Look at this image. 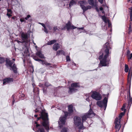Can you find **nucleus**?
Returning <instances> with one entry per match:
<instances>
[{"mask_svg": "<svg viewBox=\"0 0 132 132\" xmlns=\"http://www.w3.org/2000/svg\"><path fill=\"white\" fill-rule=\"evenodd\" d=\"M34 102L35 104V105H38V103H39V106L37 107L35 110H34L35 113L39 112L40 113V117L37 118V120H39L42 118L43 121L42 122L43 126L45 128V129L48 131L49 129V125L48 117V114L47 113H44L43 110L44 108L43 106L40 103V100L39 97L37 96L36 99L35 98L34 99Z\"/></svg>", "mask_w": 132, "mask_h": 132, "instance_id": "1", "label": "nucleus"}, {"mask_svg": "<svg viewBox=\"0 0 132 132\" xmlns=\"http://www.w3.org/2000/svg\"><path fill=\"white\" fill-rule=\"evenodd\" d=\"M105 49L103 52L101 50L100 52L99 59L100 60V65L101 67L108 66L110 63V59L108 57L109 54V50L111 49L109 43H105L104 45Z\"/></svg>", "mask_w": 132, "mask_h": 132, "instance_id": "2", "label": "nucleus"}, {"mask_svg": "<svg viewBox=\"0 0 132 132\" xmlns=\"http://www.w3.org/2000/svg\"><path fill=\"white\" fill-rule=\"evenodd\" d=\"M5 65L7 68H9L10 70H12L14 73H17V68L15 64H13L14 62L11 61L9 59L6 58L5 60Z\"/></svg>", "mask_w": 132, "mask_h": 132, "instance_id": "3", "label": "nucleus"}, {"mask_svg": "<svg viewBox=\"0 0 132 132\" xmlns=\"http://www.w3.org/2000/svg\"><path fill=\"white\" fill-rule=\"evenodd\" d=\"M95 116L92 110L90 109L87 113H85L81 117L82 122L85 121L88 118H92Z\"/></svg>", "mask_w": 132, "mask_h": 132, "instance_id": "4", "label": "nucleus"}, {"mask_svg": "<svg viewBox=\"0 0 132 132\" xmlns=\"http://www.w3.org/2000/svg\"><path fill=\"white\" fill-rule=\"evenodd\" d=\"M108 101V98L105 97L102 101H97V105L101 108H104V110L105 111L107 106Z\"/></svg>", "mask_w": 132, "mask_h": 132, "instance_id": "5", "label": "nucleus"}, {"mask_svg": "<svg viewBox=\"0 0 132 132\" xmlns=\"http://www.w3.org/2000/svg\"><path fill=\"white\" fill-rule=\"evenodd\" d=\"M79 87V84L78 83H73L71 85V86L69 87L68 93L70 94L75 92L77 90V88Z\"/></svg>", "mask_w": 132, "mask_h": 132, "instance_id": "6", "label": "nucleus"}, {"mask_svg": "<svg viewBox=\"0 0 132 132\" xmlns=\"http://www.w3.org/2000/svg\"><path fill=\"white\" fill-rule=\"evenodd\" d=\"M87 3L85 1H81L80 2V6L83 10L82 14L85 16V12L88 9H90L92 8V7L90 5L87 6H85Z\"/></svg>", "mask_w": 132, "mask_h": 132, "instance_id": "7", "label": "nucleus"}, {"mask_svg": "<svg viewBox=\"0 0 132 132\" xmlns=\"http://www.w3.org/2000/svg\"><path fill=\"white\" fill-rule=\"evenodd\" d=\"M74 123L76 126H80L79 128L81 129L83 127V123L81 122V118L77 116H75L74 118Z\"/></svg>", "mask_w": 132, "mask_h": 132, "instance_id": "8", "label": "nucleus"}, {"mask_svg": "<svg viewBox=\"0 0 132 132\" xmlns=\"http://www.w3.org/2000/svg\"><path fill=\"white\" fill-rule=\"evenodd\" d=\"M68 113L67 112H65V115L64 116L61 117L59 119V121H58V123L59 125V127L61 128L63 127V125L65 124V120L66 117L68 116Z\"/></svg>", "mask_w": 132, "mask_h": 132, "instance_id": "9", "label": "nucleus"}, {"mask_svg": "<svg viewBox=\"0 0 132 132\" xmlns=\"http://www.w3.org/2000/svg\"><path fill=\"white\" fill-rule=\"evenodd\" d=\"M30 36V34L28 33H25L22 32L21 34V37L22 40L23 42H25L26 44L29 41V38Z\"/></svg>", "mask_w": 132, "mask_h": 132, "instance_id": "10", "label": "nucleus"}, {"mask_svg": "<svg viewBox=\"0 0 132 132\" xmlns=\"http://www.w3.org/2000/svg\"><path fill=\"white\" fill-rule=\"evenodd\" d=\"M33 59L35 60L40 62V63L42 65L45 64V65L49 66L51 68L54 67L55 65H53L52 64L47 62L45 61L38 59L35 57H34Z\"/></svg>", "mask_w": 132, "mask_h": 132, "instance_id": "11", "label": "nucleus"}, {"mask_svg": "<svg viewBox=\"0 0 132 132\" xmlns=\"http://www.w3.org/2000/svg\"><path fill=\"white\" fill-rule=\"evenodd\" d=\"M91 97L93 98L97 101L100 100L102 98L101 95L98 92L95 91L93 92Z\"/></svg>", "mask_w": 132, "mask_h": 132, "instance_id": "12", "label": "nucleus"}, {"mask_svg": "<svg viewBox=\"0 0 132 132\" xmlns=\"http://www.w3.org/2000/svg\"><path fill=\"white\" fill-rule=\"evenodd\" d=\"M121 120H119L118 118H116L115 120V128L116 129H118V131L120 129L121 126L120 125Z\"/></svg>", "mask_w": 132, "mask_h": 132, "instance_id": "13", "label": "nucleus"}, {"mask_svg": "<svg viewBox=\"0 0 132 132\" xmlns=\"http://www.w3.org/2000/svg\"><path fill=\"white\" fill-rule=\"evenodd\" d=\"M65 27L68 31L70 29H74L77 28V27L74 26L73 25H71V23L70 21H68L67 23L65 25Z\"/></svg>", "mask_w": 132, "mask_h": 132, "instance_id": "14", "label": "nucleus"}, {"mask_svg": "<svg viewBox=\"0 0 132 132\" xmlns=\"http://www.w3.org/2000/svg\"><path fill=\"white\" fill-rule=\"evenodd\" d=\"M101 18L103 20L105 24H106L107 23H108V26L109 27H110L111 24L110 23V20L107 19L105 15H102Z\"/></svg>", "mask_w": 132, "mask_h": 132, "instance_id": "15", "label": "nucleus"}, {"mask_svg": "<svg viewBox=\"0 0 132 132\" xmlns=\"http://www.w3.org/2000/svg\"><path fill=\"white\" fill-rule=\"evenodd\" d=\"M3 80V84L4 85H5L8 83L12 82L13 80L12 78H8L4 79Z\"/></svg>", "mask_w": 132, "mask_h": 132, "instance_id": "16", "label": "nucleus"}, {"mask_svg": "<svg viewBox=\"0 0 132 132\" xmlns=\"http://www.w3.org/2000/svg\"><path fill=\"white\" fill-rule=\"evenodd\" d=\"M35 123L36 124V128L39 126V128L37 131L38 132H44V129L42 126H40L39 125L37 124V123L36 122H35Z\"/></svg>", "mask_w": 132, "mask_h": 132, "instance_id": "17", "label": "nucleus"}, {"mask_svg": "<svg viewBox=\"0 0 132 132\" xmlns=\"http://www.w3.org/2000/svg\"><path fill=\"white\" fill-rule=\"evenodd\" d=\"M129 98L128 99V107H130L131 105V104H132V98L130 96V91H129Z\"/></svg>", "mask_w": 132, "mask_h": 132, "instance_id": "18", "label": "nucleus"}, {"mask_svg": "<svg viewBox=\"0 0 132 132\" xmlns=\"http://www.w3.org/2000/svg\"><path fill=\"white\" fill-rule=\"evenodd\" d=\"M60 47L59 45V44L55 43L53 46V49L55 51H56Z\"/></svg>", "mask_w": 132, "mask_h": 132, "instance_id": "19", "label": "nucleus"}, {"mask_svg": "<svg viewBox=\"0 0 132 132\" xmlns=\"http://www.w3.org/2000/svg\"><path fill=\"white\" fill-rule=\"evenodd\" d=\"M36 54L37 56H38L41 58H44L43 54H42L40 51H38Z\"/></svg>", "mask_w": 132, "mask_h": 132, "instance_id": "20", "label": "nucleus"}, {"mask_svg": "<svg viewBox=\"0 0 132 132\" xmlns=\"http://www.w3.org/2000/svg\"><path fill=\"white\" fill-rule=\"evenodd\" d=\"M68 111L70 113H72L73 112V106L72 105H69L68 106Z\"/></svg>", "mask_w": 132, "mask_h": 132, "instance_id": "21", "label": "nucleus"}, {"mask_svg": "<svg viewBox=\"0 0 132 132\" xmlns=\"http://www.w3.org/2000/svg\"><path fill=\"white\" fill-rule=\"evenodd\" d=\"M56 40H53L50 42H48L47 43V45H50L54 43H56Z\"/></svg>", "mask_w": 132, "mask_h": 132, "instance_id": "22", "label": "nucleus"}, {"mask_svg": "<svg viewBox=\"0 0 132 132\" xmlns=\"http://www.w3.org/2000/svg\"><path fill=\"white\" fill-rule=\"evenodd\" d=\"M76 4V2L75 1H73L71 0V1L69 4V7L71 8V6L73 5L74 4Z\"/></svg>", "mask_w": 132, "mask_h": 132, "instance_id": "23", "label": "nucleus"}, {"mask_svg": "<svg viewBox=\"0 0 132 132\" xmlns=\"http://www.w3.org/2000/svg\"><path fill=\"white\" fill-rule=\"evenodd\" d=\"M126 109H125L124 110V112H121V113L120 114H119V120H120L122 118V117L123 116L125 113V112L126 111Z\"/></svg>", "mask_w": 132, "mask_h": 132, "instance_id": "24", "label": "nucleus"}, {"mask_svg": "<svg viewBox=\"0 0 132 132\" xmlns=\"http://www.w3.org/2000/svg\"><path fill=\"white\" fill-rule=\"evenodd\" d=\"M88 2L90 5L93 6L94 5V0H88Z\"/></svg>", "mask_w": 132, "mask_h": 132, "instance_id": "25", "label": "nucleus"}, {"mask_svg": "<svg viewBox=\"0 0 132 132\" xmlns=\"http://www.w3.org/2000/svg\"><path fill=\"white\" fill-rule=\"evenodd\" d=\"M5 61V59L2 57H0V64H1L4 63Z\"/></svg>", "mask_w": 132, "mask_h": 132, "instance_id": "26", "label": "nucleus"}, {"mask_svg": "<svg viewBox=\"0 0 132 132\" xmlns=\"http://www.w3.org/2000/svg\"><path fill=\"white\" fill-rule=\"evenodd\" d=\"M129 70V68L128 65L127 64H125V71L126 72H128Z\"/></svg>", "mask_w": 132, "mask_h": 132, "instance_id": "27", "label": "nucleus"}, {"mask_svg": "<svg viewBox=\"0 0 132 132\" xmlns=\"http://www.w3.org/2000/svg\"><path fill=\"white\" fill-rule=\"evenodd\" d=\"M127 56L129 60L131 59L132 58V53H131L129 55Z\"/></svg>", "mask_w": 132, "mask_h": 132, "instance_id": "28", "label": "nucleus"}, {"mask_svg": "<svg viewBox=\"0 0 132 132\" xmlns=\"http://www.w3.org/2000/svg\"><path fill=\"white\" fill-rule=\"evenodd\" d=\"M25 96L24 94H21L19 96V97L20 98V100H23V99L22 98V97H23Z\"/></svg>", "mask_w": 132, "mask_h": 132, "instance_id": "29", "label": "nucleus"}, {"mask_svg": "<svg viewBox=\"0 0 132 132\" xmlns=\"http://www.w3.org/2000/svg\"><path fill=\"white\" fill-rule=\"evenodd\" d=\"M61 132H67V129L65 128H63L61 131Z\"/></svg>", "mask_w": 132, "mask_h": 132, "instance_id": "30", "label": "nucleus"}, {"mask_svg": "<svg viewBox=\"0 0 132 132\" xmlns=\"http://www.w3.org/2000/svg\"><path fill=\"white\" fill-rule=\"evenodd\" d=\"M45 85L47 86L48 87V86H50L51 85V84L49 83L48 82H46L45 83Z\"/></svg>", "mask_w": 132, "mask_h": 132, "instance_id": "31", "label": "nucleus"}, {"mask_svg": "<svg viewBox=\"0 0 132 132\" xmlns=\"http://www.w3.org/2000/svg\"><path fill=\"white\" fill-rule=\"evenodd\" d=\"M44 29H43V30L47 34L48 33V31H47V30L46 28V27H44Z\"/></svg>", "mask_w": 132, "mask_h": 132, "instance_id": "32", "label": "nucleus"}, {"mask_svg": "<svg viewBox=\"0 0 132 132\" xmlns=\"http://www.w3.org/2000/svg\"><path fill=\"white\" fill-rule=\"evenodd\" d=\"M66 58L67 61H70V60L69 56L67 55L66 56Z\"/></svg>", "mask_w": 132, "mask_h": 132, "instance_id": "33", "label": "nucleus"}, {"mask_svg": "<svg viewBox=\"0 0 132 132\" xmlns=\"http://www.w3.org/2000/svg\"><path fill=\"white\" fill-rule=\"evenodd\" d=\"M20 21L21 22H26V20H24V18H21L20 19Z\"/></svg>", "mask_w": 132, "mask_h": 132, "instance_id": "34", "label": "nucleus"}, {"mask_svg": "<svg viewBox=\"0 0 132 132\" xmlns=\"http://www.w3.org/2000/svg\"><path fill=\"white\" fill-rule=\"evenodd\" d=\"M60 54H63L64 55H65V52L63 50H60Z\"/></svg>", "mask_w": 132, "mask_h": 132, "instance_id": "35", "label": "nucleus"}, {"mask_svg": "<svg viewBox=\"0 0 132 132\" xmlns=\"http://www.w3.org/2000/svg\"><path fill=\"white\" fill-rule=\"evenodd\" d=\"M58 29L57 28V27L56 26V27H54L53 28V30L54 31H56L57 30H58Z\"/></svg>", "mask_w": 132, "mask_h": 132, "instance_id": "36", "label": "nucleus"}, {"mask_svg": "<svg viewBox=\"0 0 132 132\" xmlns=\"http://www.w3.org/2000/svg\"><path fill=\"white\" fill-rule=\"evenodd\" d=\"M7 13H10V14H11L12 13V11L10 9H7Z\"/></svg>", "mask_w": 132, "mask_h": 132, "instance_id": "37", "label": "nucleus"}, {"mask_svg": "<svg viewBox=\"0 0 132 132\" xmlns=\"http://www.w3.org/2000/svg\"><path fill=\"white\" fill-rule=\"evenodd\" d=\"M131 25H130L129 27V34H130V33L131 32Z\"/></svg>", "mask_w": 132, "mask_h": 132, "instance_id": "38", "label": "nucleus"}, {"mask_svg": "<svg viewBox=\"0 0 132 132\" xmlns=\"http://www.w3.org/2000/svg\"><path fill=\"white\" fill-rule=\"evenodd\" d=\"M60 54V51H57L56 52V55H59Z\"/></svg>", "mask_w": 132, "mask_h": 132, "instance_id": "39", "label": "nucleus"}, {"mask_svg": "<svg viewBox=\"0 0 132 132\" xmlns=\"http://www.w3.org/2000/svg\"><path fill=\"white\" fill-rule=\"evenodd\" d=\"M39 23V24H40L43 27H45V24H44V23H40V22H39V23Z\"/></svg>", "mask_w": 132, "mask_h": 132, "instance_id": "40", "label": "nucleus"}, {"mask_svg": "<svg viewBox=\"0 0 132 132\" xmlns=\"http://www.w3.org/2000/svg\"><path fill=\"white\" fill-rule=\"evenodd\" d=\"M6 15L9 17H10V16H11V15L10 14V13H7L6 14Z\"/></svg>", "mask_w": 132, "mask_h": 132, "instance_id": "41", "label": "nucleus"}, {"mask_svg": "<svg viewBox=\"0 0 132 132\" xmlns=\"http://www.w3.org/2000/svg\"><path fill=\"white\" fill-rule=\"evenodd\" d=\"M77 29H82V30H83L84 29V27H78V28L77 27Z\"/></svg>", "mask_w": 132, "mask_h": 132, "instance_id": "42", "label": "nucleus"}, {"mask_svg": "<svg viewBox=\"0 0 132 132\" xmlns=\"http://www.w3.org/2000/svg\"><path fill=\"white\" fill-rule=\"evenodd\" d=\"M17 42L18 43H25L24 42H23V41H22V40H21V41H19V40H17Z\"/></svg>", "mask_w": 132, "mask_h": 132, "instance_id": "43", "label": "nucleus"}, {"mask_svg": "<svg viewBox=\"0 0 132 132\" xmlns=\"http://www.w3.org/2000/svg\"><path fill=\"white\" fill-rule=\"evenodd\" d=\"M130 54V51L129 50L127 52V56L128 55H129Z\"/></svg>", "mask_w": 132, "mask_h": 132, "instance_id": "44", "label": "nucleus"}, {"mask_svg": "<svg viewBox=\"0 0 132 132\" xmlns=\"http://www.w3.org/2000/svg\"><path fill=\"white\" fill-rule=\"evenodd\" d=\"M98 1L101 3L102 4L103 3V0H98Z\"/></svg>", "mask_w": 132, "mask_h": 132, "instance_id": "45", "label": "nucleus"}, {"mask_svg": "<svg viewBox=\"0 0 132 132\" xmlns=\"http://www.w3.org/2000/svg\"><path fill=\"white\" fill-rule=\"evenodd\" d=\"M31 16L30 15H28L27 16V17L28 19Z\"/></svg>", "mask_w": 132, "mask_h": 132, "instance_id": "46", "label": "nucleus"}, {"mask_svg": "<svg viewBox=\"0 0 132 132\" xmlns=\"http://www.w3.org/2000/svg\"><path fill=\"white\" fill-rule=\"evenodd\" d=\"M100 10L101 11H102L103 10V8L102 7H100Z\"/></svg>", "mask_w": 132, "mask_h": 132, "instance_id": "47", "label": "nucleus"}, {"mask_svg": "<svg viewBox=\"0 0 132 132\" xmlns=\"http://www.w3.org/2000/svg\"><path fill=\"white\" fill-rule=\"evenodd\" d=\"M125 108V107L124 106H123L121 108V110L122 111H123V110H124L125 109H124V108Z\"/></svg>", "mask_w": 132, "mask_h": 132, "instance_id": "48", "label": "nucleus"}, {"mask_svg": "<svg viewBox=\"0 0 132 132\" xmlns=\"http://www.w3.org/2000/svg\"><path fill=\"white\" fill-rule=\"evenodd\" d=\"M14 102H15V100L14 99H13V101H12V105H13L14 103Z\"/></svg>", "mask_w": 132, "mask_h": 132, "instance_id": "49", "label": "nucleus"}, {"mask_svg": "<svg viewBox=\"0 0 132 132\" xmlns=\"http://www.w3.org/2000/svg\"><path fill=\"white\" fill-rule=\"evenodd\" d=\"M43 91L44 93H45L46 90L44 88H43Z\"/></svg>", "mask_w": 132, "mask_h": 132, "instance_id": "50", "label": "nucleus"}, {"mask_svg": "<svg viewBox=\"0 0 132 132\" xmlns=\"http://www.w3.org/2000/svg\"><path fill=\"white\" fill-rule=\"evenodd\" d=\"M72 65H74L75 66H76V64L75 63H74L73 62V63H72Z\"/></svg>", "mask_w": 132, "mask_h": 132, "instance_id": "51", "label": "nucleus"}, {"mask_svg": "<svg viewBox=\"0 0 132 132\" xmlns=\"http://www.w3.org/2000/svg\"><path fill=\"white\" fill-rule=\"evenodd\" d=\"M38 115L37 114H35L34 116L35 117H37Z\"/></svg>", "mask_w": 132, "mask_h": 132, "instance_id": "52", "label": "nucleus"}, {"mask_svg": "<svg viewBox=\"0 0 132 132\" xmlns=\"http://www.w3.org/2000/svg\"><path fill=\"white\" fill-rule=\"evenodd\" d=\"M28 18H27V17H25V18H24V20H28Z\"/></svg>", "mask_w": 132, "mask_h": 132, "instance_id": "53", "label": "nucleus"}, {"mask_svg": "<svg viewBox=\"0 0 132 132\" xmlns=\"http://www.w3.org/2000/svg\"><path fill=\"white\" fill-rule=\"evenodd\" d=\"M14 95H13L12 96V98H13V99H14Z\"/></svg>", "mask_w": 132, "mask_h": 132, "instance_id": "54", "label": "nucleus"}, {"mask_svg": "<svg viewBox=\"0 0 132 132\" xmlns=\"http://www.w3.org/2000/svg\"><path fill=\"white\" fill-rule=\"evenodd\" d=\"M86 100H87V101H88L89 100V98H86Z\"/></svg>", "mask_w": 132, "mask_h": 132, "instance_id": "55", "label": "nucleus"}, {"mask_svg": "<svg viewBox=\"0 0 132 132\" xmlns=\"http://www.w3.org/2000/svg\"><path fill=\"white\" fill-rule=\"evenodd\" d=\"M83 32H86L85 30H84V31H83Z\"/></svg>", "mask_w": 132, "mask_h": 132, "instance_id": "56", "label": "nucleus"}, {"mask_svg": "<svg viewBox=\"0 0 132 132\" xmlns=\"http://www.w3.org/2000/svg\"><path fill=\"white\" fill-rule=\"evenodd\" d=\"M132 7H131V8H130V11H131V10H132Z\"/></svg>", "mask_w": 132, "mask_h": 132, "instance_id": "57", "label": "nucleus"}, {"mask_svg": "<svg viewBox=\"0 0 132 132\" xmlns=\"http://www.w3.org/2000/svg\"><path fill=\"white\" fill-rule=\"evenodd\" d=\"M49 29H52L51 27H50L49 28Z\"/></svg>", "mask_w": 132, "mask_h": 132, "instance_id": "58", "label": "nucleus"}, {"mask_svg": "<svg viewBox=\"0 0 132 132\" xmlns=\"http://www.w3.org/2000/svg\"><path fill=\"white\" fill-rule=\"evenodd\" d=\"M34 43V45H36V44L35 43Z\"/></svg>", "mask_w": 132, "mask_h": 132, "instance_id": "59", "label": "nucleus"}, {"mask_svg": "<svg viewBox=\"0 0 132 132\" xmlns=\"http://www.w3.org/2000/svg\"><path fill=\"white\" fill-rule=\"evenodd\" d=\"M13 60L14 61H15V59H13Z\"/></svg>", "mask_w": 132, "mask_h": 132, "instance_id": "60", "label": "nucleus"}, {"mask_svg": "<svg viewBox=\"0 0 132 132\" xmlns=\"http://www.w3.org/2000/svg\"><path fill=\"white\" fill-rule=\"evenodd\" d=\"M130 21H132V18H131V19L130 18Z\"/></svg>", "mask_w": 132, "mask_h": 132, "instance_id": "61", "label": "nucleus"}, {"mask_svg": "<svg viewBox=\"0 0 132 132\" xmlns=\"http://www.w3.org/2000/svg\"><path fill=\"white\" fill-rule=\"evenodd\" d=\"M130 3H132V0H131V1L130 2Z\"/></svg>", "mask_w": 132, "mask_h": 132, "instance_id": "62", "label": "nucleus"}, {"mask_svg": "<svg viewBox=\"0 0 132 132\" xmlns=\"http://www.w3.org/2000/svg\"><path fill=\"white\" fill-rule=\"evenodd\" d=\"M35 47H36V48H37V46H35Z\"/></svg>", "mask_w": 132, "mask_h": 132, "instance_id": "63", "label": "nucleus"}, {"mask_svg": "<svg viewBox=\"0 0 132 132\" xmlns=\"http://www.w3.org/2000/svg\"><path fill=\"white\" fill-rule=\"evenodd\" d=\"M131 32H132V29H131Z\"/></svg>", "mask_w": 132, "mask_h": 132, "instance_id": "64", "label": "nucleus"}]
</instances>
